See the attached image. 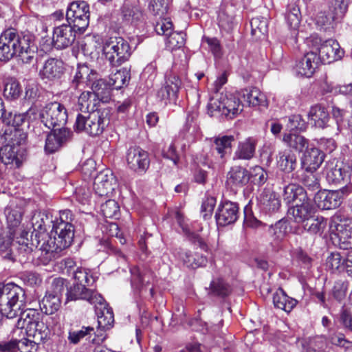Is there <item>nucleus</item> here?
Returning <instances> with one entry per match:
<instances>
[{
  "mask_svg": "<svg viewBox=\"0 0 352 352\" xmlns=\"http://www.w3.org/2000/svg\"><path fill=\"white\" fill-rule=\"evenodd\" d=\"M285 19L289 28L296 29L300 23V12L295 4L289 5L285 12Z\"/></svg>",
  "mask_w": 352,
  "mask_h": 352,
  "instance_id": "nucleus-50",
  "label": "nucleus"
},
{
  "mask_svg": "<svg viewBox=\"0 0 352 352\" xmlns=\"http://www.w3.org/2000/svg\"><path fill=\"white\" fill-rule=\"evenodd\" d=\"M324 159V153L318 148H307L301 158V168L305 171L315 172Z\"/></svg>",
  "mask_w": 352,
  "mask_h": 352,
  "instance_id": "nucleus-22",
  "label": "nucleus"
},
{
  "mask_svg": "<svg viewBox=\"0 0 352 352\" xmlns=\"http://www.w3.org/2000/svg\"><path fill=\"white\" fill-rule=\"evenodd\" d=\"M288 223L286 220L280 219L274 225H270L268 232L276 240H281L287 232Z\"/></svg>",
  "mask_w": 352,
  "mask_h": 352,
  "instance_id": "nucleus-55",
  "label": "nucleus"
},
{
  "mask_svg": "<svg viewBox=\"0 0 352 352\" xmlns=\"http://www.w3.org/2000/svg\"><path fill=\"white\" fill-rule=\"evenodd\" d=\"M26 304V295L24 289L14 283L5 285L2 304V314L7 318L12 319L23 310Z\"/></svg>",
  "mask_w": 352,
  "mask_h": 352,
  "instance_id": "nucleus-5",
  "label": "nucleus"
},
{
  "mask_svg": "<svg viewBox=\"0 0 352 352\" xmlns=\"http://www.w3.org/2000/svg\"><path fill=\"white\" fill-rule=\"evenodd\" d=\"M95 305V311L98 316V327L102 330L109 329L114 322L113 311L109 308L104 300L93 303Z\"/></svg>",
  "mask_w": 352,
  "mask_h": 352,
  "instance_id": "nucleus-27",
  "label": "nucleus"
},
{
  "mask_svg": "<svg viewBox=\"0 0 352 352\" xmlns=\"http://www.w3.org/2000/svg\"><path fill=\"white\" fill-rule=\"evenodd\" d=\"M327 267L334 271L339 270L341 266L344 267V258L339 252H332L327 258Z\"/></svg>",
  "mask_w": 352,
  "mask_h": 352,
  "instance_id": "nucleus-64",
  "label": "nucleus"
},
{
  "mask_svg": "<svg viewBox=\"0 0 352 352\" xmlns=\"http://www.w3.org/2000/svg\"><path fill=\"white\" fill-rule=\"evenodd\" d=\"M292 212L296 222L303 223L314 214V206L311 200L307 197V200L296 203L294 206L289 210Z\"/></svg>",
  "mask_w": 352,
  "mask_h": 352,
  "instance_id": "nucleus-29",
  "label": "nucleus"
},
{
  "mask_svg": "<svg viewBox=\"0 0 352 352\" xmlns=\"http://www.w3.org/2000/svg\"><path fill=\"white\" fill-rule=\"evenodd\" d=\"M89 6L84 1L71 3L67 7L66 19L67 22L83 32L89 23Z\"/></svg>",
  "mask_w": 352,
  "mask_h": 352,
  "instance_id": "nucleus-10",
  "label": "nucleus"
},
{
  "mask_svg": "<svg viewBox=\"0 0 352 352\" xmlns=\"http://www.w3.org/2000/svg\"><path fill=\"white\" fill-rule=\"evenodd\" d=\"M234 141L233 135H224L215 138L212 147L215 149L221 158L230 153L232 142Z\"/></svg>",
  "mask_w": 352,
  "mask_h": 352,
  "instance_id": "nucleus-46",
  "label": "nucleus"
},
{
  "mask_svg": "<svg viewBox=\"0 0 352 352\" xmlns=\"http://www.w3.org/2000/svg\"><path fill=\"white\" fill-rule=\"evenodd\" d=\"M185 44V35L182 32H171L166 36V45L170 50L181 48Z\"/></svg>",
  "mask_w": 352,
  "mask_h": 352,
  "instance_id": "nucleus-58",
  "label": "nucleus"
},
{
  "mask_svg": "<svg viewBox=\"0 0 352 352\" xmlns=\"http://www.w3.org/2000/svg\"><path fill=\"white\" fill-rule=\"evenodd\" d=\"M307 197L305 190L298 184L291 183L283 188V201L288 205L305 201L307 200Z\"/></svg>",
  "mask_w": 352,
  "mask_h": 352,
  "instance_id": "nucleus-30",
  "label": "nucleus"
},
{
  "mask_svg": "<svg viewBox=\"0 0 352 352\" xmlns=\"http://www.w3.org/2000/svg\"><path fill=\"white\" fill-rule=\"evenodd\" d=\"M169 8L168 0H151L148 4V10L154 16L160 18L168 12Z\"/></svg>",
  "mask_w": 352,
  "mask_h": 352,
  "instance_id": "nucleus-52",
  "label": "nucleus"
},
{
  "mask_svg": "<svg viewBox=\"0 0 352 352\" xmlns=\"http://www.w3.org/2000/svg\"><path fill=\"white\" fill-rule=\"evenodd\" d=\"M348 4L345 0H332L327 12H320L316 16V25L320 30L332 32L336 23L344 16Z\"/></svg>",
  "mask_w": 352,
  "mask_h": 352,
  "instance_id": "nucleus-8",
  "label": "nucleus"
},
{
  "mask_svg": "<svg viewBox=\"0 0 352 352\" xmlns=\"http://www.w3.org/2000/svg\"><path fill=\"white\" fill-rule=\"evenodd\" d=\"M101 212L106 218H118L120 207L115 200L109 199L101 205Z\"/></svg>",
  "mask_w": 352,
  "mask_h": 352,
  "instance_id": "nucleus-59",
  "label": "nucleus"
},
{
  "mask_svg": "<svg viewBox=\"0 0 352 352\" xmlns=\"http://www.w3.org/2000/svg\"><path fill=\"white\" fill-rule=\"evenodd\" d=\"M320 63L318 54L310 52L305 54L296 63V71L300 76L310 78L314 75Z\"/></svg>",
  "mask_w": 352,
  "mask_h": 352,
  "instance_id": "nucleus-23",
  "label": "nucleus"
},
{
  "mask_svg": "<svg viewBox=\"0 0 352 352\" xmlns=\"http://www.w3.org/2000/svg\"><path fill=\"white\" fill-rule=\"evenodd\" d=\"M72 221L73 214L69 210L60 211L59 218L54 219L51 230L53 236L48 237L39 248L42 254H44L45 262L56 258L63 250L71 245L74 236Z\"/></svg>",
  "mask_w": 352,
  "mask_h": 352,
  "instance_id": "nucleus-2",
  "label": "nucleus"
},
{
  "mask_svg": "<svg viewBox=\"0 0 352 352\" xmlns=\"http://www.w3.org/2000/svg\"><path fill=\"white\" fill-rule=\"evenodd\" d=\"M4 213L10 231H12V228L18 227L21 223L23 208L12 202L5 208Z\"/></svg>",
  "mask_w": 352,
  "mask_h": 352,
  "instance_id": "nucleus-42",
  "label": "nucleus"
},
{
  "mask_svg": "<svg viewBox=\"0 0 352 352\" xmlns=\"http://www.w3.org/2000/svg\"><path fill=\"white\" fill-rule=\"evenodd\" d=\"M349 285L347 280H338L336 281L331 289V295L333 298L340 302L344 300L346 296Z\"/></svg>",
  "mask_w": 352,
  "mask_h": 352,
  "instance_id": "nucleus-56",
  "label": "nucleus"
},
{
  "mask_svg": "<svg viewBox=\"0 0 352 352\" xmlns=\"http://www.w3.org/2000/svg\"><path fill=\"white\" fill-rule=\"evenodd\" d=\"M114 177L109 170L100 172L94 178L93 188L100 197L109 196L114 190L113 182Z\"/></svg>",
  "mask_w": 352,
  "mask_h": 352,
  "instance_id": "nucleus-24",
  "label": "nucleus"
},
{
  "mask_svg": "<svg viewBox=\"0 0 352 352\" xmlns=\"http://www.w3.org/2000/svg\"><path fill=\"white\" fill-rule=\"evenodd\" d=\"M352 170V162H329L325 166L327 181L332 184H341L348 180Z\"/></svg>",
  "mask_w": 352,
  "mask_h": 352,
  "instance_id": "nucleus-11",
  "label": "nucleus"
},
{
  "mask_svg": "<svg viewBox=\"0 0 352 352\" xmlns=\"http://www.w3.org/2000/svg\"><path fill=\"white\" fill-rule=\"evenodd\" d=\"M94 333V329L91 327H82L80 330L70 331L68 340L70 343L78 344L83 338L88 335Z\"/></svg>",
  "mask_w": 352,
  "mask_h": 352,
  "instance_id": "nucleus-60",
  "label": "nucleus"
},
{
  "mask_svg": "<svg viewBox=\"0 0 352 352\" xmlns=\"http://www.w3.org/2000/svg\"><path fill=\"white\" fill-rule=\"evenodd\" d=\"M31 223L33 231L31 237L41 239L43 243L48 239L47 232L49 228L53 227L54 219L52 214L47 211L36 210L33 212L31 218Z\"/></svg>",
  "mask_w": 352,
  "mask_h": 352,
  "instance_id": "nucleus-12",
  "label": "nucleus"
},
{
  "mask_svg": "<svg viewBox=\"0 0 352 352\" xmlns=\"http://www.w3.org/2000/svg\"><path fill=\"white\" fill-rule=\"evenodd\" d=\"M28 235V232H23L21 238L17 241V251L19 254L23 258H28L29 255L33 252L34 248H36L39 246L42 242L41 239L31 237V242L29 243V240L27 238Z\"/></svg>",
  "mask_w": 352,
  "mask_h": 352,
  "instance_id": "nucleus-38",
  "label": "nucleus"
},
{
  "mask_svg": "<svg viewBox=\"0 0 352 352\" xmlns=\"http://www.w3.org/2000/svg\"><path fill=\"white\" fill-rule=\"evenodd\" d=\"M131 285L135 294L146 290L153 279V272L146 267L134 266L130 269Z\"/></svg>",
  "mask_w": 352,
  "mask_h": 352,
  "instance_id": "nucleus-14",
  "label": "nucleus"
},
{
  "mask_svg": "<svg viewBox=\"0 0 352 352\" xmlns=\"http://www.w3.org/2000/svg\"><path fill=\"white\" fill-rule=\"evenodd\" d=\"M20 316L17 321L16 327L19 329H25L32 327L35 323L38 322L43 319V316L35 309H27L24 311L21 310L19 313Z\"/></svg>",
  "mask_w": 352,
  "mask_h": 352,
  "instance_id": "nucleus-34",
  "label": "nucleus"
},
{
  "mask_svg": "<svg viewBox=\"0 0 352 352\" xmlns=\"http://www.w3.org/2000/svg\"><path fill=\"white\" fill-rule=\"evenodd\" d=\"M216 204V198L214 197L206 195L203 200L201 212L204 219L211 217L214 208Z\"/></svg>",
  "mask_w": 352,
  "mask_h": 352,
  "instance_id": "nucleus-63",
  "label": "nucleus"
},
{
  "mask_svg": "<svg viewBox=\"0 0 352 352\" xmlns=\"http://www.w3.org/2000/svg\"><path fill=\"white\" fill-rule=\"evenodd\" d=\"M273 303L275 307L289 313L296 306L298 301L288 296L282 288H278L273 294Z\"/></svg>",
  "mask_w": 352,
  "mask_h": 352,
  "instance_id": "nucleus-35",
  "label": "nucleus"
},
{
  "mask_svg": "<svg viewBox=\"0 0 352 352\" xmlns=\"http://www.w3.org/2000/svg\"><path fill=\"white\" fill-rule=\"evenodd\" d=\"M251 34L253 36L260 37L265 35L268 31L267 19L264 17H254L250 21Z\"/></svg>",
  "mask_w": 352,
  "mask_h": 352,
  "instance_id": "nucleus-51",
  "label": "nucleus"
},
{
  "mask_svg": "<svg viewBox=\"0 0 352 352\" xmlns=\"http://www.w3.org/2000/svg\"><path fill=\"white\" fill-rule=\"evenodd\" d=\"M243 107L258 108L261 111L268 106L265 96L256 87L243 90Z\"/></svg>",
  "mask_w": 352,
  "mask_h": 352,
  "instance_id": "nucleus-26",
  "label": "nucleus"
},
{
  "mask_svg": "<svg viewBox=\"0 0 352 352\" xmlns=\"http://www.w3.org/2000/svg\"><path fill=\"white\" fill-rule=\"evenodd\" d=\"M126 162L131 170L138 173H144L150 164L148 152L139 146H132L128 149Z\"/></svg>",
  "mask_w": 352,
  "mask_h": 352,
  "instance_id": "nucleus-16",
  "label": "nucleus"
},
{
  "mask_svg": "<svg viewBox=\"0 0 352 352\" xmlns=\"http://www.w3.org/2000/svg\"><path fill=\"white\" fill-rule=\"evenodd\" d=\"M103 53L105 58L113 67H118L126 61L131 54V47L127 41L121 36H111L103 44Z\"/></svg>",
  "mask_w": 352,
  "mask_h": 352,
  "instance_id": "nucleus-7",
  "label": "nucleus"
},
{
  "mask_svg": "<svg viewBox=\"0 0 352 352\" xmlns=\"http://www.w3.org/2000/svg\"><path fill=\"white\" fill-rule=\"evenodd\" d=\"M25 332L27 336L32 337L34 343L37 344L43 342L50 337V329L43 319L35 323L32 327H28Z\"/></svg>",
  "mask_w": 352,
  "mask_h": 352,
  "instance_id": "nucleus-36",
  "label": "nucleus"
},
{
  "mask_svg": "<svg viewBox=\"0 0 352 352\" xmlns=\"http://www.w3.org/2000/svg\"><path fill=\"white\" fill-rule=\"evenodd\" d=\"M77 29L71 24H63L54 29L52 43L58 50L72 45L76 40Z\"/></svg>",
  "mask_w": 352,
  "mask_h": 352,
  "instance_id": "nucleus-15",
  "label": "nucleus"
},
{
  "mask_svg": "<svg viewBox=\"0 0 352 352\" xmlns=\"http://www.w3.org/2000/svg\"><path fill=\"white\" fill-rule=\"evenodd\" d=\"M34 36L29 32H18L10 28L0 34V61L8 62L14 56L30 64L36 57Z\"/></svg>",
  "mask_w": 352,
  "mask_h": 352,
  "instance_id": "nucleus-1",
  "label": "nucleus"
},
{
  "mask_svg": "<svg viewBox=\"0 0 352 352\" xmlns=\"http://www.w3.org/2000/svg\"><path fill=\"white\" fill-rule=\"evenodd\" d=\"M123 20L130 23H136L144 19L142 10L136 7L125 3L122 7Z\"/></svg>",
  "mask_w": 352,
  "mask_h": 352,
  "instance_id": "nucleus-45",
  "label": "nucleus"
},
{
  "mask_svg": "<svg viewBox=\"0 0 352 352\" xmlns=\"http://www.w3.org/2000/svg\"><path fill=\"white\" fill-rule=\"evenodd\" d=\"M72 132L67 128H60L53 130L45 139V151L47 153L57 151L65 143L69 142Z\"/></svg>",
  "mask_w": 352,
  "mask_h": 352,
  "instance_id": "nucleus-18",
  "label": "nucleus"
},
{
  "mask_svg": "<svg viewBox=\"0 0 352 352\" xmlns=\"http://www.w3.org/2000/svg\"><path fill=\"white\" fill-rule=\"evenodd\" d=\"M277 164L280 170L286 173H290L298 166L297 157L291 151L280 152Z\"/></svg>",
  "mask_w": 352,
  "mask_h": 352,
  "instance_id": "nucleus-40",
  "label": "nucleus"
},
{
  "mask_svg": "<svg viewBox=\"0 0 352 352\" xmlns=\"http://www.w3.org/2000/svg\"><path fill=\"white\" fill-rule=\"evenodd\" d=\"M91 118V112L89 113H84V114L78 113L76 118V122L74 125V130L78 133H85L86 134L89 135V129L90 128L89 120Z\"/></svg>",
  "mask_w": 352,
  "mask_h": 352,
  "instance_id": "nucleus-57",
  "label": "nucleus"
},
{
  "mask_svg": "<svg viewBox=\"0 0 352 352\" xmlns=\"http://www.w3.org/2000/svg\"><path fill=\"white\" fill-rule=\"evenodd\" d=\"M218 25L221 31L230 32L236 25L234 18L225 10H221L218 14Z\"/></svg>",
  "mask_w": 352,
  "mask_h": 352,
  "instance_id": "nucleus-54",
  "label": "nucleus"
},
{
  "mask_svg": "<svg viewBox=\"0 0 352 352\" xmlns=\"http://www.w3.org/2000/svg\"><path fill=\"white\" fill-rule=\"evenodd\" d=\"M99 100L96 98V95L91 91H83L78 98L79 109L82 113H89L92 111H99L96 105L99 102Z\"/></svg>",
  "mask_w": 352,
  "mask_h": 352,
  "instance_id": "nucleus-41",
  "label": "nucleus"
},
{
  "mask_svg": "<svg viewBox=\"0 0 352 352\" xmlns=\"http://www.w3.org/2000/svg\"><path fill=\"white\" fill-rule=\"evenodd\" d=\"M74 196L77 201L82 205L89 204L91 192L87 185H82L75 190Z\"/></svg>",
  "mask_w": 352,
  "mask_h": 352,
  "instance_id": "nucleus-62",
  "label": "nucleus"
},
{
  "mask_svg": "<svg viewBox=\"0 0 352 352\" xmlns=\"http://www.w3.org/2000/svg\"><path fill=\"white\" fill-rule=\"evenodd\" d=\"M306 173L302 177V184L311 191H317L320 189V185L318 179L314 174V172L305 171Z\"/></svg>",
  "mask_w": 352,
  "mask_h": 352,
  "instance_id": "nucleus-61",
  "label": "nucleus"
},
{
  "mask_svg": "<svg viewBox=\"0 0 352 352\" xmlns=\"http://www.w3.org/2000/svg\"><path fill=\"white\" fill-rule=\"evenodd\" d=\"M61 304L60 298L57 295L46 292L45 296L39 302L41 310L47 315H51L57 311Z\"/></svg>",
  "mask_w": 352,
  "mask_h": 352,
  "instance_id": "nucleus-43",
  "label": "nucleus"
},
{
  "mask_svg": "<svg viewBox=\"0 0 352 352\" xmlns=\"http://www.w3.org/2000/svg\"><path fill=\"white\" fill-rule=\"evenodd\" d=\"M239 207L236 204L226 201L221 204L215 214L217 224L219 226H226L234 223L238 217Z\"/></svg>",
  "mask_w": 352,
  "mask_h": 352,
  "instance_id": "nucleus-21",
  "label": "nucleus"
},
{
  "mask_svg": "<svg viewBox=\"0 0 352 352\" xmlns=\"http://www.w3.org/2000/svg\"><path fill=\"white\" fill-rule=\"evenodd\" d=\"M344 52L340 50L339 43L333 39L325 41L318 50L320 63L329 64L335 60L340 59Z\"/></svg>",
  "mask_w": 352,
  "mask_h": 352,
  "instance_id": "nucleus-20",
  "label": "nucleus"
},
{
  "mask_svg": "<svg viewBox=\"0 0 352 352\" xmlns=\"http://www.w3.org/2000/svg\"><path fill=\"white\" fill-rule=\"evenodd\" d=\"M74 283L67 289V300H84L89 303L103 300V297L96 291L87 288L94 284L95 279L90 272L82 267H78L74 272Z\"/></svg>",
  "mask_w": 352,
  "mask_h": 352,
  "instance_id": "nucleus-4",
  "label": "nucleus"
},
{
  "mask_svg": "<svg viewBox=\"0 0 352 352\" xmlns=\"http://www.w3.org/2000/svg\"><path fill=\"white\" fill-rule=\"evenodd\" d=\"M21 91V87L16 79L10 78L5 83L3 96L8 99L15 100L18 98Z\"/></svg>",
  "mask_w": 352,
  "mask_h": 352,
  "instance_id": "nucleus-49",
  "label": "nucleus"
},
{
  "mask_svg": "<svg viewBox=\"0 0 352 352\" xmlns=\"http://www.w3.org/2000/svg\"><path fill=\"white\" fill-rule=\"evenodd\" d=\"M282 141L289 148L298 152H302L309 146V140L296 132L285 133Z\"/></svg>",
  "mask_w": 352,
  "mask_h": 352,
  "instance_id": "nucleus-33",
  "label": "nucleus"
},
{
  "mask_svg": "<svg viewBox=\"0 0 352 352\" xmlns=\"http://www.w3.org/2000/svg\"><path fill=\"white\" fill-rule=\"evenodd\" d=\"M343 249L352 248V221H343L336 226V234Z\"/></svg>",
  "mask_w": 352,
  "mask_h": 352,
  "instance_id": "nucleus-32",
  "label": "nucleus"
},
{
  "mask_svg": "<svg viewBox=\"0 0 352 352\" xmlns=\"http://www.w3.org/2000/svg\"><path fill=\"white\" fill-rule=\"evenodd\" d=\"M64 73L63 63L56 58H49L40 69L38 76L45 82H54L60 79Z\"/></svg>",
  "mask_w": 352,
  "mask_h": 352,
  "instance_id": "nucleus-17",
  "label": "nucleus"
},
{
  "mask_svg": "<svg viewBox=\"0 0 352 352\" xmlns=\"http://www.w3.org/2000/svg\"><path fill=\"white\" fill-rule=\"evenodd\" d=\"M110 119L108 113L105 110L91 112L89 120V135L98 136L102 134L109 124Z\"/></svg>",
  "mask_w": 352,
  "mask_h": 352,
  "instance_id": "nucleus-25",
  "label": "nucleus"
},
{
  "mask_svg": "<svg viewBox=\"0 0 352 352\" xmlns=\"http://www.w3.org/2000/svg\"><path fill=\"white\" fill-rule=\"evenodd\" d=\"M227 184L234 192L242 187V172L239 166L232 168L228 173Z\"/></svg>",
  "mask_w": 352,
  "mask_h": 352,
  "instance_id": "nucleus-53",
  "label": "nucleus"
},
{
  "mask_svg": "<svg viewBox=\"0 0 352 352\" xmlns=\"http://www.w3.org/2000/svg\"><path fill=\"white\" fill-rule=\"evenodd\" d=\"M129 73L126 69H120L109 76V84L111 89H120L129 80Z\"/></svg>",
  "mask_w": 352,
  "mask_h": 352,
  "instance_id": "nucleus-48",
  "label": "nucleus"
},
{
  "mask_svg": "<svg viewBox=\"0 0 352 352\" xmlns=\"http://www.w3.org/2000/svg\"><path fill=\"white\" fill-rule=\"evenodd\" d=\"M232 292V287L223 278L213 279L209 287L208 295L211 296L224 298L228 296Z\"/></svg>",
  "mask_w": 352,
  "mask_h": 352,
  "instance_id": "nucleus-39",
  "label": "nucleus"
},
{
  "mask_svg": "<svg viewBox=\"0 0 352 352\" xmlns=\"http://www.w3.org/2000/svg\"><path fill=\"white\" fill-rule=\"evenodd\" d=\"M27 135L24 132L16 131L10 138L11 144H8L0 149V177L7 170L13 167H19L20 160L18 158V146L25 142Z\"/></svg>",
  "mask_w": 352,
  "mask_h": 352,
  "instance_id": "nucleus-6",
  "label": "nucleus"
},
{
  "mask_svg": "<svg viewBox=\"0 0 352 352\" xmlns=\"http://www.w3.org/2000/svg\"><path fill=\"white\" fill-rule=\"evenodd\" d=\"M342 190L319 191L314 197V201L319 208L331 210L338 208L342 203Z\"/></svg>",
  "mask_w": 352,
  "mask_h": 352,
  "instance_id": "nucleus-19",
  "label": "nucleus"
},
{
  "mask_svg": "<svg viewBox=\"0 0 352 352\" xmlns=\"http://www.w3.org/2000/svg\"><path fill=\"white\" fill-rule=\"evenodd\" d=\"M252 201L243 208V223L246 227L252 229H260L265 227L266 224L254 217L251 205Z\"/></svg>",
  "mask_w": 352,
  "mask_h": 352,
  "instance_id": "nucleus-47",
  "label": "nucleus"
},
{
  "mask_svg": "<svg viewBox=\"0 0 352 352\" xmlns=\"http://www.w3.org/2000/svg\"><path fill=\"white\" fill-rule=\"evenodd\" d=\"M176 256L189 268L196 269L205 266L208 262L206 256L199 254H192L186 249L179 248L176 252Z\"/></svg>",
  "mask_w": 352,
  "mask_h": 352,
  "instance_id": "nucleus-31",
  "label": "nucleus"
},
{
  "mask_svg": "<svg viewBox=\"0 0 352 352\" xmlns=\"http://www.w3.org/2000/svg\"><path fill=\"white\" fill-rule=\"evenodd\" d=\"M71 85L75 89H81L85 86L91 85V92L102 102H107L111 98L112 89L109 82L104 79L98 78L96 72L85 64L78 65Z\"/></svg>",
  "mask_w": 352,
  "mask_h": 352,
  "instance_id": "nucleus-3",
  "label": "nucleus"
},
{
  "mask_svg": "<svg viewBox=\"0 0 352 352\" xmlns=\"http://www.w3.org/2000/svg\"><path fill=\"white\" fill-rule=\"evenodd\" d=\"M308 118L314 126L324 129L328 126L330 116L324 106L316 104L310 107Z\"/></svg>",
  "mask_w": 352,
  "mask_h": 352,
  "instance_id": "nucleus-28",
  "label": "nucleus"
},
{
  "mask_svg": "<svg viewBox=\"0 0 352 352\" xmlns=\"http://www.w3.org/2000/svg\"><path fill=\"white\" fill-rule=\"evenodd\" d=\"M41 122L49 129L54 130L64 128L67 120V113L62 104L50 102L41 111L39 114Z\"/></svg>",
  "mask_w": 352,
  "mask_h": 352,
  "instance_id": "nucleus-9",
  "label": "nucleus"
},
{
  "mask_svg": "<svg viewBox=\"0 0 352 352\" xmlns=\"http://www.w3.org/2000/svg\"><path fill=\"white\" fill-rule=\"evenodd\" d=\"M181 86L182 80L177 76L175 74L166 76L164 83L157 91V97L165 104H176Z\"/></svg>",
  "mask_w": 352,
  "mask_h": 352,
  "instance_id": "nucleus-13",
  "label": "nucleus"
},
{
  "mask_svg": "<svg viewBox=\"0 0 352 352\" xmlns=\"http://www.w3.org/2000/svg\"><path fill=\"white\" fill-rule=\"evenodd\" d=\"M262 208L268 212L278 211L280 207L278 195L270 190H265L260 195Z\"/></svg>",
  "mask_w": 352,
  "mask_h": 352,
  "instance_id": "nucleus-37",
  "label": "nucleus"
},
{
  "mask_svg": "<svg viewBox=\"0 0 352 352\" xmlns=\"http://www.w3.org/2000/svg\"><path fill=\"white\" fill-rule=\"evenodd\" d=\"M302 224L305 230L311 234H316L323 232L327 226V220L322 216L314 214Z\"/></svg>",
  "mask_w": 352,
  "mask_h": 352,
  "instance_id": "nucleus-44",
  "label": "nucleus"
}]
</instances>
